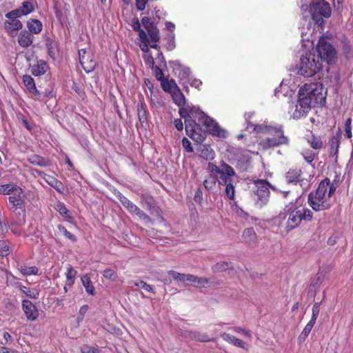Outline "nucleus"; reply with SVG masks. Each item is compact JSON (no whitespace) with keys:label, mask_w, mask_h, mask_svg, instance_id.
Here are the masks:
<instances>
[{"label":"nucleus","mask_w":353,"mask_h":353,"mask_svg":"<svg viewBox=\"0 0 353 353\" xmlns=\"http://www.w3.org/2000/svg\"><path fill=\"white\" fill-rule=\"evenodd\" d=\"M174 102L180 108L179 115L185 119V129L187 135L197 142L204 139L203 131L194 118L205 126L207 130L214 136L223 137V130L212 118L203 112L199 106L185 104V98L183 94L179 91L172 96Z\"/></svg>","instance_id":"nucleus-1"},{"label":"nucleus","mask_w":353,"mask_h":353,"mask_svg":"<svg viewBox=\"0 0 353 353\" xmlns=\"http://www.w3.org/2000/svg\"><path fill=\"white\" fill-rule=\"evenodd\" d=\"M286 230L288 232L297 228L303 220L310 221L313 218L312 212L308 208H300L292 205H286L283 211L281 212L276 218L279 223L286 219Z\"/></svg>","instance_id":"nucleus-2"},{"label":"nucleus","mask_w":353,"mask_h":353,"mask_svg":"<svg viewBox=\"0 0 353 353\" xmlns=\"http://www.w3.org/2000/svg\"><path fill=\"white\" fill-rule=\"evenodd\" d=\"M328 178L321 181L319 184L315 193L310 192L308 195L307 202L309 205L315 211H323L330 208L331 203L327 196V190L329 186Z\"/></svg>","instance_id":"nucleus-3"},{"label":"nucleus","mask_w":353,"mask_h":353,"mask_svg":"<svg viewBox=\"0 0 353 353\" xmlns=\"http://www.w3.org/2000/svg\"><path fill=\"white\" fill-rule=\"evenodd\" d=\"M298 95L303 96L311 108L323 106L325 103V95L321 85L305 84L300 88Z\"/></svg>","instance_id":"nucleus-4"},{"label":"nucleus","mask_w":353,"mask_h":353,"mask_svg":"<svg viewBox=\"0 0 353 353\" xmlns=\"http://www.w3.org/2000/svg\"><path fill=\"white\" fill-rule=\"evenodd\" d=\"M322 68L323 65L319 61V57L315 56V52H308L301 57L298 73L303 77H311L319 72Z\"/></svg>","instance_id":"nucleus-5"},{"label":"nucleus","mask_w":353,"mask_h":353,"mask_svg":"<svg viewBox=\"0 0 353 353\" xmlns=\"http://www.w3.org/2000/svg\"><path fill=\"white\" fill-rule=\"evenodd\" d=\"M253 185L252 197L258 208H262L268 203L270 194V188L274 191L277 190L265 179L254 180Z\"/></svg>","instance_id":"nucleus-6"},{"label":"nucleus","mask_w":353,"mask_h":353,"mask_svg":"<svg viewBox=\"0 0 353 353\" xmlns=\"http://www.w3.org/2000/svg\"><path fill=\"white\" fill-rule=\"evenodd\" d=\"M313 52H315V56L319 57V61L321 62L322 65L323 62H326L327 64H332L337 60L336 49L324 38L319 39Z\"/></svg>","instance_id":"nucleus-7"},{"label":"nucleus","mask_w":353,"mask_h":353,"mask_svg":"<svg viewBox=\"0 0 353 353\" xmlns=\"http://www.w3.org/2000/svg\"><path fill=\"white\" fill-rule=\"evenodd\" d=\"M24 197L21 188H16V192L8 198V208L16 216H19V224H24L26 222Z\"/></svg>","instance_id":"nucleus-8"},{"label":"nucleus","mask_w":353,"mask_h":353,"mask_svg":"<svg viewBox=\"0 0 353 353\" xmlns=\"http://www.w3.org/2000/svg\"><path fill=\"white\" fill-rule=\"evenodd\" d=\"M268 134L272 137H268L261 142V145L263 149H269L288 143V138L284 135L283 128L281 125L269 128Z\"/></svg>","instance_id":"nucleus-9"},{"label":"nucleus","mask_w":353,"mask_h":353,"mask_svg":"<svg viewBox=\"0 0 353 353\" xmlns=\"http://www.w3.org/2000/svg\"><path fill=\"white\" fill-rule=\"evenodd\" d=\"M310 12L316 23H323V17L328 18L331 15L330 4L324 0H314L310 3Z\"/></svg>","instance_id":"nucleus-10"},{"label":"nucleus","mask_w":353,"mask_h":353,"mask_svg":"<svg viewBox=\"0 0 353 353\" xmlns=\"http://www.w3.org/2000/svg\"><path fill=\"white\" fill-rule=\"evenodd\" d=\"M311 107L307 101L303 96L299 95V99L295 106H292L290 110L291 117L294 119H299L305 117L310 110Z\"/></svg>","instance_id":"nucleus-11"},{"label":"nucleus","mask_w":353,"mask_h":353,"mask_svg":"<svg viewBox=\"0 0 353 353\" xmlns=\"http://www.w3.org/2000/svg\"><path fill=\"white\" fill-rule=\"evenodd\" d=\"M208 170L210 172H216L220 175V177L228 176H235L236 172L234 168L224 161H221L219 166L212 163H208Z\"/></svg>","instance_id":"nucleus-12"},{"label":"nucleus","mask_w":353,"mask_h":353,"mask_svg":"<svg viewBox=\"0 0 353 353\" xmlns=\"http://www.w3.org/2000/svg\"><path fill=\"white\" fill-rule=\"evenodd\" d=\"M232 176L225 175V176L219 177L217 180L219 185L225 186V192L230 200H234L235 199V187L233 184Z\"/></svg>","instance_id":"nucleus-13"},{"label":"nucleus","mask_w":353,"mask_h":353,"mask_svg":"<svg viewBox=\"0 0 353 353\" xmlns=\"http://www.w3.org/2000/svg\"><path fill=\"white\" fill-rule=\"evenodd\" d=\"M169 64L172 68L173 72L179 77L186 79L190 76L191 72L190 68L183 65L179 61H170Z\"/></svg>","instance_id":"nucleus-14"},{"label":"nucleus","mask_w":353,"mask_h":353,"mask_svg":"<svg viewBox=\"0 0 353 353\" xmlns=\"http://www.w3.org/2000/svg\"><path fill=\"white\" fill-rule=\"evenodd\" d=\"M219 281H214L211 278H207L205 276L199 277L195 275L192 286L195 288L201 289L214 287L219 285Z\"/></svg>","instance_id":"nucleus-15"},{"label":"nucleus","mask_w":353,"mask_h":353,"mask_svg":"<svg viewBox=\"0 0 353 353\" xmlns=\"http://www.w3.org/2000/svg\"><path fill=\"white\" fill-rule=\"evenodd\" d=\"M302 171L299 168H291L285 175V181L288 184H296L299 182H303L301 179Z\"/></svg>","instance_id":"nucleus-16"},{"label":"nucleus","mask_w":353,"mask_h":353,"mask_svg":"<svg viewBox=\"0 0 353 353\" xmlns=\"http://www.w3.org/2000/svg\"><path fill=\"white\" fill-rule=\"evenodd\" d=\"M34 40L33 34L28 30H22L18 36V43L22 48H28L30 46Z\"/></svg>","instance_id":"nucleus-17"},{"label":"nucleus","mask_w":353,"mask_h":353,"mask_svg":"<svg viewBox=\"0 0 353 353\" xmlns=\"http://www.w3.org/2000/svg\"><path fill=\"white\" fill-rule=\"evenodd\" d=\"M341 139V132L339 130L336 135L333 136L331 139L330 140V154L332 157H335V161H336L337 159V154L339 151V148L340 145V141Z\"/></svg>","instance_id":"nucleus-18"},{"label":"nucleus","mask_w":353,"mask_h":353,"mask_svg":"<svg viewBox=\"0 0 353 353\" xmlns=\"http://www.w3.org/2000/svg\"><path fill=\"white\" fill-rule=\"evenodd\" d=\"M49 69L48 63L43 60H39L37 64L30 68L31 73L35 77H40L44 74Z\"/></svg>","instance_id":"nucleus-19"},{"label":"nucleus","mask_w":353,"mask_h":353,"mask_svg":"<svg viewBox=\"0 0 353 353\" xmlns=\"http://www.w3.org/2000/svg\"><path fill=\"white\" fill-rule=\"evenodd\" d=\"M199 157L205 160H212L214 158L215 153L212 148L207 144H203L197 149Z\"/></svg>","instance_id":"nucleus-20"},{"label":"nucleus","mask_w":353,"mask_h":353,"mask_svg":"<svg viewBox=\"0 0 353 353\" xmlns=\"http://www.w3.org/2000/svg\"><path fill=\"white\" fill-rule=\"evenodd\" d=\"M79 61L82 68L87 73L93 71L97 65V62L91 54H88L85 59L82 57Z\"/></svg>","instance_id":"nucleus-21"},{"label":"nucleus","mask_w":353,"mask_h":353,"mask_svg":"<svg viewBox=\"0 0 353 353\" xmlns=\"http://www.w3.org/2000/svg\"><path fill=\"white\" fill-rule=\"evenodd\" d=\"M23 81L25 86L30 93L36 97L40 96V93L36 88L35 82L31 76L27 74L24 75L23 77Z\"/></svg>","instance_id":"nucleus-22"},{"label":"nucleus","mask_w":353,"mask_h":353,"mask_svg":"<svg viewBox=\"0 0 353 353\" xmlns=\"http://www.w3.org/2000/svg\"><path fill=\"white\" fill-rule=\"evenodd\" d=\"M117 197L121 203L125 207L130 213H132L136 210L137 205L130 201L127 197L123 195L121 192H118Z\"/></svg>","instance_id":"nucleus-23"},{"label":"nucleus","mask_w":353,"mask_h":353,"mask_svg":"<svg viewBox=\"0 0 353 353\" xmlns=\"http://www.w3.org/2000/svg\"><path fill=\"white\" fill-rule=\"evenodd\" d=\"M6 30L12 35L14 32H16L22 28V23L19 20H9L4 23Z\"/></svg>","instance_id":"nucleus-24"},{"label":"nucleus","mask_w":353,"mask_h":353,"mask_svg":"<svg viewBox=\"0 0 353 353\" xmlns=\"http://www.w3.org/2000/svg\"><path fill=\"white\" fill-rule=\"evenodd\" d=\"M27 27L32 34H39L42 30L43 25L38 19H31L27 22Z\"/></svg>","instance_id":"nucleus-25"},{"label":"nucleus","mask_w":353,"mask_h":353,"mask_svg":"<svg viewBox=\"0 0 353 353\" xmlns=\"http://www.w3.org/2000/svg\"><path fill=\"white\" fill-rule=\"evenodd\" d=\"M243 238L248 244H253L256 242V234L253 228H249L244 230Z\"/></svg>","instance_id":"nucleus-26"},{"label":"nucleus","mask_w":353,"mask_h":353,"mask_svg":"<svg viewBox=\"0 0 353 353\" xmlns=\"http://www.w3.org/2000/svg\"><path fill=\"white\" fill-rule=\"evenodd\" d=\"M46 46L48 50V54L50 57L54 59L57 51V42L48 37L46 39Z\"/></svg>","instance_id":"nucleus-27"},{"label":"nucleus","mask_w":353,"mask_h":353,"mask_svg":"<svg viewBox=\"0 0 353 353\" xmlns=\"http://www.w3.org/2000/svg\"><path fill=\"white\" fill-rule=\"evenodd\" d=\"M83 285L84 286L85 291L88 294L93 295L94 288L92 285L91 279L88 274H85L81 278Z\"/></svg>","instance_id":"nucleus-28"},{"label":"nucleus","mask_w":353,"mask_h":353,"mask_svg":"<svg viewBox=\"0 0 353 353\" xmlns=\"http://www.w3.org/2000/svg\"><path fill=\"white\" fill-rule=\"evenodd\" d=\"M28 161L33 165H37L42 167H46L49 165L48 161L45 160L42 157L33 154L30 156Z\"/></svg>","instance_id":"nucleus-29"},{"label":"nucleus","mask_w":353,"mask_h":353,"mask_svg":"<svg viewBox=\"0 0 353 353\" xmlns=\"http://www.w3.org/2000/svg\"><path fill=\"white\" fill-rule=\"evenodd\" d=\"M138 117L141 123L147 121V108L143 102H140L137 105Z\"/></svg>","instance_id":"nucleus-30"},{"label":"nucleus","mask_w":353,"mask_h":353,"mask_svg":"<svg viewBox=\"0 0 353 353\" xmlns=\"http://www.w3.org/2000/svg\"><path fill=\"white\" fill-rule=\"evenodd\" d=\"M6 283L8 285L15 287L18 289H19L22 285V284L18 281V279L10 272H6Z\"/></svg>","instance_id":"nucleus-31"},{"label":"nucleus","mask_w":353,"mask_h":353,"mask_svg":"<svg viewBox=\"0 0 353 353\" xmlns=\"http://www.w3.org/2000/svg\"><path fill=\"white\" fill-rule=\"evenodd\" d=\"M20 272L24 276L37 275L39 272V269L36 266L28 267L22 265L19 268Z\"/></svg>","instance_id":"nucleus-32"},{"label":"nucleus","mask_w":353,"mask_h":353,"mask_svg":"<svg viewBox=\"0 0 353 353\" xmlns=\"http://www.w3.org/2000/svg\"><path fill=\"white\" fill-rule=\"evenodd\" d=\"M130 283L132 286H136L137 288H139L140 289L144 290L146 292L154 293V288H152V286L143 281H133Z\"/></svg>","instance_id":"nucleus-33"},{"label":"nucleus","mask_w":353,"mask_h":353,"mask_svg":"<svg viewBox=\"0 0 353 353\" xmlns=\"http://www.w3.org/2000/svg\"><path fill=\"white\" fill-rule=\"evenodd\" d=\"M43 179L51 187L54 188L59 192H61V189L63 187L61 182L50 176H48V179H46V177H43Z\"/></svg>","instance_id":"nucleus-34"},{"label":"nucleus","mask_w":353,"mask_h":353,"mask_svg":"<svg viewBox=\"0 0 353 353\" xmlns=\"http://www.w3.org/2000/svg\"><path fill=\"white\" fill-rule=\"evenodd\" d=\"M19 290L27 296L32 299H36L39 296V291L35 288H29L22 285Z\"/></svg>","instance_id":"nucleus-35"},{"label":"nucleus","mask_w":353,"mask_h":353,"mask_svg":"<svg viewBox=\"0 0 353 353\" xmlns=\"http://www.w3.org/2000/svg\"><path fill=\"white\" fill-rule=\"evenodd\" d=\"M229 268V263L225 261H220L212 266V271L214 273L222 272Z\"/></svg>","instance_id":"nucleus-36"},{"label":"nucleus","mask_w":353,"mask_h":353,"mask_svg":"<svg viewBox=\"0 0 353 353\" xmlns=\"http://www.w3.org/2000/svg\"><path fill=\"white\" fill-rule=\"evenodd\" d=\"M223 338L225 340L234 343L236 346L244 348V342L242 340L236 338L234 336L229 334H224Z\"/></svg>","instance_id":"nucleus-37"},{"label":"nucleus","mask_w":353,"mask_h":353,"mask_svg":"<svg viewBox=\"0 0 353 353\" xmlns=\"http://www.w3.org/2000/svg\"><path fill=\"white\" fill-rule=\"evenodd\" d=\"M166 43L165 48L168 51H171L176 48L175 44V35L174 33H169L165 37Z\"/></svg>","instance_id":"nucleus-38"},{"label":"nucleus","mask_w":353,"mask_h":353,"mask_svg":"<svg viewBox=\"0 0 353 353\" xmlns=\"http://www.w3.org/2000/svg\"><path fill=\"white\" fill-rule=\"evenodd\" d=\"M308 143L314 150H319L323 146V141L321 137L312 136L311 139L307 140Z\"/></svg>","instance_id":"nucleus-39"},{"label":"nucleus","mask_w":353,"mask_h":353,"mask_svg":"<svg viewBox=\"0 0 353 353\" xmlns=\"http://www.w3.org/2000/svg\"><path fill=\"white\" fill-rule=\"evenodd\" d=\"M17 186L11 184H5L0 186V193L3 194H12L16 192Z\"/></svg>","instance_id":"nucleus-40"},{"label":"nucleus","mask_w":353,"mask_h":353,"mask_svg":"<svg viewBox=\"0 0 353 353\" xmlns=\"http://www.w3.org/2000/svg\"><path fill=\"white\" fill-rule=\"evenodd\" d=\"M148 32L152 42L157 43L159 41V31L156 26L152 28L151 29L148 30Z\"/></svg>","instance_id":"nucleus-41"},{"label":"nucleus","mask_w":353,"mask_h":353,"mask_svg":"<svg viewBox=\"0 0 353 353\" xmlns=\"http://www.w3.org/2000/svg\"><path fill=\"white\" fill-rule=\"evenodd\" d=\"M216 179L215 176L210 175L209 179L204 180L203 185L208 190H213L216 186Z\"/></svg>","instance_id":"nucleus-42"},{"label":"nucleus","mask_w":353,"mask_h":353,"mask_svg":"<svg viewBox=\"0 0 353 353\" xmlns=\"http://www.w3.org/2000/svg\"><path fill=\"white\" fill-rule=\"evenodd\" d=\"M168 274L173 278L174 280L180 281L181 283H185L187 274L179 273L174 270H170Z\"/></svg>","instance_id":"nucleus-43"},{"label":"nucleus","mask_w":353,"mask_h":353,"mask_svg":"<svg viewBox=\"0 0 353 353\" xmlns=\"http://www.w3.org/2000/svg\"><path fill=\"white\" fill-rule=\"evenodd\" d=\"M23 224H19V216H17V219L16 221L12 222L10 224V228L11 231L16 235L19 236L22 233V230L21 228V226Z\"/></svg>","instance_id":"nucleus-44"},{"label":"nucleus","mask_w":353,"mask_h":353,"mask_svg":"<svg viewBox=\"0 0 353 353\" xmlns=\"http://www.w3.org/2000/svg\"><path fill=\"white\" fill-rule=\"evenodd\" d=\"M301 155L307 163H311L314 159L315 153L312 150L307 149L303 150L301 152Z\"/></svg>","instance_id":"nucleus-45"},{"label":"nucleus","mask_w":353,"mask_h":353,"mask_svg":"<svg viewBox=\"0 0 353 353\" xmlns=\"http://www.w3.org/2000/svg\"><path fill=\"white\" fill-rule=\"evenodd\" d=\"M19 9L23 15H26L34 10V7L30 1H25L22 3V6L19 8Z\"/></svg>","instance_id":"nucleus-46"},{"label":"nucleus","mask_w":353,"mask_h":353,"mask_svg":"<svg viewBox=\"0 0 353 353\" xmlns=\"http://www.w3.org/2000/svg\"><path fill=\"white\" fill-rule=\"evenodd\" d=\"M23 16L19 8L13 10L6 14V17L10 20H18L17 19Z\"/></svg>","instance_id":"nucleus-47"},{"label":"nucleus","mask_w":353,"mask_h":353,"mask_svg":"<svg viewBox=\"0 0 353 353\" xmlns=\"http://www.w3.org/2000/svg\"><path fill=\"white\" fill-rule=\"evenodd\" d=\"M10 253L8 243L3 240H0V256H6Z\"/></svg>","instance_id":"nucleus-48"},{"label":"nucleus","mask_w":353,"mask_h":353,"mask_svg":"<svg viewBox=\"0 0 353 353\" xmlns=\"http://www.w3.org/2000/svg\"><path fill=\"white\" fill-rule=\"evenodd\" d=\"M58 228H59V230L63 233V234L68 239H70V241H72V242H76L77 241V238L76 236L72 234L71 232H70L69 231H68V230L63 225H59L58 226Z\"/></svg>","instance_id":"nucleus-49"},{"label":"nucleus","mask_w":353,"mask_h":353,"mask_svg":"<svg viewBox=\"0 0 353 353\" xmlns=\"http://www.w3.org/2000/svg\"><path fill=\"white\" fill-rule=\"evenodd\" d=\"M161 87L164 91H169L174 85H176L173 79L169 81L168 79L162 80L161 82Z\"/></svg>","instance_id":"nucleus-50"},{"label":"nucleus","mask_w":353,"mask_h":353,"mask_svg":"<svg viewBox=\"0 0 353 353\" xmlns=\"http://www.w3.org/2000/svg\"><path fill=\"white\" fill-rule=\"evenodd\" d=\"M145 64L150 68H154V59L152 54V52L144 54L143 56Z\"/></svg>","instance_id":"nucleus-51"},{"label":"nucleus","mask_w":353,"mask_h":353,"mask_svg":"<svg viewBox=\"0 0 353 353\" xmlns=\"http://www.w3.org/2000/svg\"><path fill=\"white\" fill-rule=\"evenodd\" d=\"M103 275L105 279L111 281H115L117 279V274L115 271L110 268L105 269L103 272Z\"/></svg>","instance_id":"nucleus-52"},{"label":"nucleus","mask_w":353,"mask_h":353,"mask_svg":"<svg viewBox=\"0 0 353 353\" xmlns=\"http://www.w3.org/2000/svg\"><path fill=\"white\" fill-rule=\"evenodd\" d=\"M312 329V328L310 327V326L305 325L303 330L302 331V332L301 333L298 338L299 343H302L305 341Z\"/></svg>","instance_id":"nucleus-53"},{"label":"nucleus","mask_w":353,"mask_h":353,"mask_svg":"<svg viewBox=\"0 0 353 353\" xmlns=\"http://www.w3.org/2000/svg\"><path fill=\"white\" fill-rule=\"evenodd\" d=\"M152 69L154 70V76L157 80H159L161 82L162 80L165 79L164 77V74H163L162 70L160 68V66L157 65L154 66V68H152Z\"/></svg>","instance_id":"nucleus-54"},{"label":"nucleus","mask_w":353,"mask_h":353,"mask_svg":"<svg viewBox=\"0 0 353 353\" xmlns=\"http://www.w3.org/2000/svg\"><path fill=\"white\" fill-rule=\"evenodd\" d=\"M28 320L34 321L39 316V310H24Z\"/></svg>","instance_id":"nucleus-55"},{"label":"nucleus","mask_w":353,"mask_h":353,"mask_svg":"<svg viewBox=\"0 0 353 353\" xmlns=\"http://www.w3.org/2000/svg\"><path fill=\"white\" fill-rule=\"evenodd\" d=\"M141 23L147 31L155 26L154 22L151 21L148 17H143L141 19Z\"/></svg>","instance_id":"nucleus-56"},{"label":"nucleus","mask_w":353,"mask_h":353,"mask_svg":"<svg viewBox=\"0 0 353 353\" xmlns=\"http://www.w3.org/2000/svg\"><path fill=\"white\" fill-rule=\"evenodd\" d=\"M132 214H135L141 219L143 220L150 219V216L147 214H145L143 210H141L138 206H137L136 210H134V211H133Z\"/></svg>","instance_id":"nucleus-57"},{"label":"nucleus","mask_w":353,"mask_h":353,"mask_svg":"<svg viewBox=\"0 0 353 353\" xmlns=\"http://www.w3.org/2000/svg\"><path fill=\"white\" fill-rule=\"evenodd\" d=\"M182 145L183 148L188 152H193V148L192 147L190 141L186 138L183 137L182 139Z\"/></svg>","instance_id":"nucleus-58"},{"label":"nucleus","mask_w":353,"mask_h":353,"mask_svg":"<svg viewBox=\"0 0 353 353\" xmlns=\"http://www.w3.org/2000/svg\"><path fill=\"white\" fill-rule=\"evenodd\" d=\"M274 128L273 126H263L262 125H254L253 127V131H255L256 132H264V133H268V128Z\"/></svg>","instance_id":"nucleus-59"},{"label":"nucleus","mask_w":353,"mask_h":353,"mask_svg":"<svg viewBox=\"0 0 353 353\" xmlns=\"http://www.w3.org/2000/svg\"><path fill=\"white\" fill-rule=\"evenodd\" d=\"M157 63H158L159 66L166 67L167 63H166L165 57L161 51L157 52Z\"/></svg>","instance_id":"nucleus-60"},{"label":"nucleus","mask_w":353,"mask_h":353,"mask_svg":"<svg viewBox=\"0 0 353 353\" xmlns=\"http://www.w3.org/2000/svg\"><path fill=\"white\" fill-rule=\"evenodd\" d=\"M77 272L72 267L69 266L67 269V272L65 273L66 279H75L77 276Z\"/></svg>","instance_id":"nucleus-61"},{"label":"nucleus","mask_w":353,"mask_h":353,"mask_svg":"<svg viewBox=\"0 0 353 353\" xmlns=\"http://www.w3.org/2000/svg\"><path fill=\"white\" fill-rule=\"evenodd\" d=\"M250 117H251V114L248 113V114H245V122L247 124V125L245 127V130L249 131L250 132L253 131V127L254 126V124H252V123H250L249 121V119H250Z\"/></svg>","instance_id":"nucleus-62"},{"label":"nucleus","mask_w":353,"mask_h":353,"mask_svg":"<svg viewBox=\"0 0 353 353\" xmlns=\"http://www.w3.org/2000/svg\"><path fill=\"white\" fill-rule=\"evenodd\" d=\"M149 40L147 41H141V43L139 44V47L145 54H147L151 52L149 48Z\"/></svg>","instance_id":"nucleus-63"},{"label":"nucleus","mask_w":353,"mask_h":353,"mask_svg":"<svg viewBox=\"0 0 353 353\" xmlns=\"http://www.w3.org/2000/svg\"><path fill=\"white\" fill-rule=\"evenodd\" d=\"M194 200L198 203H201L203 201V193L200 189H197L195 192Z\"/></svg>","instance_id":"nucleus-64"}]
</instances>
